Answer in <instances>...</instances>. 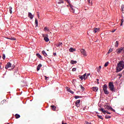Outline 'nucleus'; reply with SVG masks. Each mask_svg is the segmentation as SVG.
<instances>
[{
    "label": "nucleus",
    "instance_id": "f257e3e1",
    "mask_svg": "<svg viewBox=\"0 0 124 124\" xmlns=\"http://www.w3.org/2000/svg\"><path fill=\"white\" fill-rule=\"evenodd\" d=\"M124 69V62L120 61L116 66V72L118 73V72H120V71H122V70H123V69Z\"/></svg>",
    "mask_w": 124,
    "mask_h": 124
},
{
    "label": "nucleus",
    "instance_id": "f03ea898",
    "mask_svg": "<svg viewBox=\"0 0 124 124\" xmlns=\"http://www.w3.org/2000/svg\"><path fill=\"white\" fill-rule=\"evenodd\" d=\"M108 89H109L110 91L111 92H116L115 88H114V83L112 82L108 83Z\"/></svg>",
    "mask_w": 124,
    "mask_h": 124
},
{
    "label": "nucleus",
    "instance_id": "7ed1b4c3",
    "mask_svg": "<svg viewBox=\"0 0 124 124\" xmlns=\"http://www.w3.org/2000/svg\"><path fill=\"white\" fill-rule=\"evenodd\" d=\"M108 88V87L107 86V85H106V84H105L103 86V90L104 93H105V94H109V92H108V91H107Z\"/></svg>",
    "mask_w": 124,
    "mask_h": 124
},
{
    "label": "nucleus",
    "instance_id": "20e7f679",
    "mask_svg": "<svg viewBox=\"0 0 124 124\" xmlns=\"http://www.w3.org/2000/svg\"><path fill=\"white\" fill-rule=\"evenodd\" d=\"M105 109H106V110H111V111H113V112H116V110L109 105L105 106Z\"/></svg>",
    "mask_w": 124,
    "mask_h": 124
},
{
    "label": "nucleus",
    "instance_id": "39448f33",
    "mask_svg": "<svg viewBox=\"0 0 124 124\" xmlns=\"http://www.w3.org/2000/svg\"><path fill=\"white\" fill-rule=\"evenodd\" d=\"M117 54H120V53H124V47L119 48L118 49H116V51Z\"/></svg>",
    "mask_w": 124,
    "mask_h": 124
},
{
    "label": "nucleus",
    "instance_id": "423d86ee",
    "mask_svg": "<svg viewBox=\"0 0 124 124\" xmlns=\"http://www.w3.org/2000/svg\"><path fill=\"white\" fill-rule=\"evenodd\" d=\"M80 52L81 54H82V55L84 56V57H87V53L86 52V50H85V49H81L80 50Z\"/></svg>",
    "mask_w": 124,
    "mask_h": 124
},
{
    "label": "nucleus",
    "instance_id": "0eeeda50",
    "mask_svg": "<svg viewBox=\"0 0 124 124\" xmlns=\"http://www.w3.org/2000/svg\"><path fill=\"white\" fill-rule=\"evenodd\" d=\"M11 65H12V63L8 62L5 66L6 69H7V68H9V67H11Z\"/></svg>",
    "mask_w": 124,
    "mask_h": 124
},
{
    "label": "nucleus",
    "instance_id": "6e6552de",
    "mask_svg": "<svg viewBox=\"0 0 124 124\" xmlns=\"http://www.w3.org/2000/svg\"><path fill=\"white\" fill-rule=\"evenodd\" d=\"M81 102V100H78L76 102V105L77 107H80V103Z\"/></svg>",
    "mask_w": 124,
    "mask_h": 124
},
{
    "label": "nucleus",
    "instance_id": "1a4fd4ad",
    "mask_svg": "<svg viewBox=\"0 0 124 124\" xmlns=\"http://www.w3.org/2000/svg\"><path fill=\"white\" fill-rule=\"evenodd\" d=\"M99 28H94L93 29V32H94L95 33H96V32H98V31H99Z\"/></svg>",
    "mask_w": 124,
    "mask_h": 124
},
{
    "label": "nucleus",
    "instance_id": "9d476101",
    "mask_svg": "<svg viewBox=\"0 0 124 124\" xmlns=\"http://www.w3.org/2000/svg\"><path fill=\"white\" fill-rule=\"evenodd\" d=\"M99 110L101 112H102L104 114H105L107 112V111L105 109H103V108H99Z\"/></svg>",
    "mask_w": 124,
    "mask_h": 124
},
{
    "label": "nucleus",
    "instance_id": "9b49d317",
    "mask_svg": "<svg viewBox=\"0 0 124 124\" xmlns=\"http://www.w3.org/2000/svg\"><path fill=\"white\" fill-rule=\"evenodd\" d=\"M42 66V65L41 64H39L37 66V71H39V70H40V68H41V67Z\"/></svg>",
    "mask_w": 124,
    "mask_h": 124
},
{
    "label": "nucleus",
    "instance_id": "f8f14e48",
    "mask_svg": "<svg viewBox=\"0 0 124 124\" xmlns=\"http://www.w3.org/2000/svg\"><path fill=\"white\" fill-rule=\"evenodd\" d=\"M28 17H30V19H33V15H32L31 13H28Z\"/></svg>",
    "mask_w": 124,
    "mask_h": 124
},
{
    "label": "nucleus",
    "instance_id": "ddd939ff",
    "mask_svg": "<svg viewBox=\"0 0 124 124\" xmlns=\"http://www.w3.org/2000/svg\"><path fill=\"white\" fill-rule=\"evenodd\" d=\"M47 36H48V34L46 35V36L44 38V40L46 41V42H48L49 40V38Z\"/></svg>",
    "mask_w": 124,
    "mask_h": 124
},
{
    "label": "nucleus",
    "instance_id": "4468645a",
    "mask_svg": "<svg viewBox=\"0 0 124 124\" xmlns=\"http://www.w3.org/2000/svg\"><path fill=\"white\" fill-rule=\"evenodd\" d=\"M92 90H93V92H97V91H98V88L93 87H92Z\"/></svg>",
    "mask_w": 124,
    "mask_h": 124
},
{
    "label": "nucleus",
    "instance_id": "2eb2a0df",
    "mask_svg": "<svg viewBox=\"0 0 124 124\" xmlns=\"http://www.w3.org/2000/svg\"><path fill=\"white\" fill-rule=\"evenodd\" d=\"M70 63H71V64H75L77 63V61L71 60L70 62Z\"/></svg>",
    "mask_w": 124,
    "mask_h": 124
},
{
    "label": "nucleus",
    "instance_id": "dca6fc26",
    "mask_svg": "<svg viewBox=\"0 0 124 124\" xmlns=\"http://www.w3.org/2000/svg\"><path fill=\"white\" fill-rule=\"evenodd\" d=\"M69 52H75V51H76V49L75 48H73V47H71L69 49Z\"/></svg>",
    "mask_w": 124,
    "mask_h": 124
},
{
    "label": "nucleus",
    "instance_id": "f3484780",
    "mask_svg": "<svg viewBox=\"0 0 124 124\" xmlns=\"http://www.w3.org/2000/svg\"><path fill=\"white\" fill-rule=\"evenodd\" d=\"M35 24L36 25V27H37L38 26V21L37 20V19L35 18Z\"/></svg>",
    "mask_w": 124,
    "mask_h": 124
},
{
    "label": "nucleus",
    "instance_id": "a211bd4d",
    "mask_svg": "<svg viewBox=\"0 0 124 124\" xmlns=\"http://www.w3.org/2000/svg\"><path fill=\"white\" fill-rule=\"evenodd\" d=\"M42 53L43 54V55H44V56H45V57H47V53H46V52H45V51L43 50L42 51Z\"/></svg>",
    "mask_w": 124,
    "mask_h": 124
},
{
    "label": "nucleus",
    "instance_id": "6ab92c4d",
    "mask_svg": "<svg viewBox=\"0 0 124 124\" xmlns=\"http://www.w3.org/2000/svg\"><path fill=\"white\" fill-rule=\"evenodd\" d=\"M51 108H52V109L53 110V111H56V106H50Z\"/></svg>",
    "mask_w": 124,
    "mask_h": 124
},
{
    "label": "nucleus",
    "instance_id": "aec40b11",
    "mask_svg": "<svg viewBox=\"0 0 124 124\" xmlns=\"http://www.w3.org/2000/svg\"><path fill=\"white\" fill-rule=\"evenodd\" d=\"M16 119H19V118H20L21 116L18 114H16L15 115Z\"/></svg>",
    "mask_w": 124,
    "mask_h": 124
},
{
    "label": "nucleus",
    "instance_id": "412c9836",
    "mask_svg": "<svg viewBox=\"0 0 124 124\" xmlns=\"http://www.w3.org/2000/svg\"><path fill=\"white\" fill-rule=\"evenodd\" d=\"M62 43L59 42V44L56 45L57 47H60V46H62Z\"/></svg>",
    "mask_w": 124,
    "mask_h": 124
},
{
    "label": "nucleus",
    "instance_id": "4be33fe9",
    "mask_svg": "<svg viewBox=\"0 0 124 124\" xmlns=\"http://www.w3.org/2000/svg\"><path fill=\"white\" fill-rule=\"evenodd\" d=\"M9 12L11 14H12V7H9Z\"/></svg>",
    "mask_w": 124,
    "mask_h": 124
},
{
    "label": "nucleus",
    "instance_id": "5701e85b",
    "mask_svg": "<svg viewBox=\"0 0 124 124\" xmlns=\"http://www.w3.org/2000/svg\"><path fill=\"white\" fill-rule=\"evenodd\" d=\"M82 76V78L85 80L86 78L87 74H84Z\"/></svg>",
    "mask_w": 124,
    "mask_h": 124
},
{
    "label": "nucleus",
    "instance_id": "b1692460",
    "mask_svg": "<svg viewBox=\"0 0 124 124\" xmlns=\"http://www.w3.org/2000/svg\"><path fill=\"white\" fill-rule=\"evenodd\" d=\"M115 47H118V46H119V41H117L115 42Z\"/></svg>",
    "mask_w": 124,
    "mask_h": 124
},
{
    "label": "nucleus",
    "instance_id": "393cba45",
    "mask_svg": "<svg viewBox=\"0 0 124 124\" xmlns=\"http://www.w3.org/2000/svg\"><path fill=\"white\" fill-rule=\"evenodd\" d=\"M8 39H10V40H15V38H13L12 37H9V38H7Z\"/></svg>",
    "mask_w": 124,
    "mask_h": 124
},
{
    "label": "nucleus",
    "instance_id": "a878e982",
    "mask_svg": "<svg viewBox=\"0 0 124 124\" xmlns=\"http://www.w3.org/2000/svg\"><path fill=\"white\" fill-rule=\"evenodd\" d=\"M121 8H122V11L123 13L124 14V5H122Z\"/></svg>",
    "mask_w": 124,
    "mask_h": 124
},
{
    "label": "nucleus",
    "instance_id": "bb28decb",
    "mask_svg": "<svg viewBox=\"0 0 124 124\" xmlns=\"http://www.w3.org/2000/svg\"><path fill=\"white\" fill-rule=\"evenodd\" d=\"M111 52H113V49L110 48L108 52V54H110V53H111Z\"/></svg>",
    "mask_w": 124,
    "mask_h": 124
},
{
    "label": "nucleus",
    "instance_id": "cd10ccee",
    "mask_svg": "<svg viewBox=\"0 0 124 124\" xmlns=\"http://www.w3.org/2000/svg\"><path fill=\"white\" fill-rule=\"evenodd\" d=\"M36 56H37V57H38V58H39V59L42 58V57L41 56V55H40L39 54V53H37V54H36Z\"/></svg>",
    "mask_w": 124,
    "mask_h": 124
},
{
    "label": "nucleus",
    "instance_id": "c85d7f7f",
    "mask_svg": "<svg viewBox=\"0 0 124 124\" xmlns=\"http://www.w3.org/2000/svg\"><path fill=\"white\" fill-rule=\"evenodd\" d=\"M79 87H80L82 91H85V88L82 86V85H79Z\"/></svg>",
    "mask_w": 124,
    "mask_h": 124
},
{
    "label": "nucleus",
    "instance_id": "c756f323",
    "mask_svg": "<svg viewBox=\"0 0 124 124\" xmlns=\"http://www.w3.org/2000/svg\"><path fill=\"white\" fill-rule=\"evenodd\" d=\"M97 116H98V118H99V119H101V120H103V117H102V116H100L99 115H97Z\"/></svg>",
    "mask_w": 124,
    "mask_h": 124
},
{
    "label": "nucleus",
    "instance_id": "7c9ffc66",
    "mask_svg": "<svg viewBox=\"0 0 124 124\" xmlns=\"http://www.w3.org/2000/svg\"><path fill=\"white\" fill-rule=\"evenodd\" d=\"M108 64H109V62H107L105 63L104 66L105 67H106L108 66Z\"/></svg>",
    "mask_w": 124,
    "mask_h": 124
},
{
    "label": "nucleus",
    "instance_id": "2f4dec72",
    "mask_svg": "<svg viewBox=\"0 0 124 124\" xmlns=\"http://www.w3.org/2000/svg\"><path fill=\"white\" fill-rule=\"evenodd\" d=\"M105 118H106V119H111V116H110L109 115H106Z\"/></svg>",
    "mask_w": 124,
    "mask_h": 124
},
{
    "label": "nucleus",
    "instance_id": "473e14b6",
    "mask_svg": "<svg viewBox=\"0 0 124 124\" xmlns=\"http://www.w3.org/2000/svg\"><path fill=\"white\" fill-rule=\"evenodd\" d=\"M64 1L62 0H59L58 3H63Z\"/></svg>",
    "mask_w": 124,
    "mask_h": 124
},
{
    "label": "nucleus",
    "instance_id": "72a5a7b5",
    "mask_svg": "<svg viewBox=\"0 0 124 124\" xmlns=\"http://www.w3.org/2000/svg\"><path fill=\"white\" fill-rule=\"evenodd\" d=\"M74 97H75V98L76 99H78V98H80V97H81V96L76 95V96H75Z\"/></svg>",
    "mask_w": 124,
    "mask_h": 124
},
{
    "label": "nucleus",
    "instance_id": "f704fd0d",
    "mask_svg": "<svg viewBox=\"0 0 124 124\" xmlns=\"http://www.w3.org/2000/svg\"><path fill=\"white\" fill-rule=\"evenodd\" d=\"M44 30L45 31H49V29H48V28H47V27H45L44 28Z\"/></svg>",
    "mask_w": 124,
    "mask_h": 124
},
{
    "label": "nucleus",
    "instance_id": "c9c22d12",
    "mask_svg": "<svg viewBox=\"0 0 124 124\" xmlns=\"http://www.w3.org/2000/svg\"><path fill=\"white\" fill-rule=\"evenodd\" d=\"M2 59L3 60H5V54H3Z\"/></svg>",
    "mask_w": 124,
    "mask_h": 124
},
{
    "label": "nucleus",
    "instance_id": "e433bc0d",
    "mask_svg": "<svg viewBox=\"0 0 124 124\" xmlns=\"http://www.w3.org/2000/svg\"><path fill=\"white\" fill-rule=\"evenodd\" d=\"M71 8H72V12L74 13V9H73V8H72V6H70Z\"/></svg>",
    "mask_w": 124,
    "mask_h": 124
},
{
    "label": "nucleus",
    "instance_id": "4c0bfd02",
    "mask_svg": "<svg viewBox=\"0 0 124 124\" xmlns=\"http://www.w3.org/2000/svg\"><path fill=\"white\" fill-rule=\"evenodd\" d=\"M79 79H81V80H83V79H84L83 78V77L82 76H79Z\"/></svg>",
    "mask_w": 124,
    "mask_h": 124
},
{
    "label": "nucleus",
    "instance_id": "58836bf2",
    "mask_svg": "<svg viewBox=\"0 0 124 124\" xmlns=\"http://www.w3.org/2000/svg\"><path fill=\"white\" fill-rule=\"evenodd\" d=\"M123 23H124V19H122L121 20V24L120 26H123Z\"/></svg>",
    "mask_w": 124,
    "mask_h": 124
},
{
    "label": "nucleus",
    "instance_id": "ea45409f",
    "mask_svg": "<svg viewBox=\"0 0 124 124\" xmlns=\"http://www.w3.org/2000/svg\"><path fill=\"white\" fill-rule=\"evenodd\" d=\"M69 93H72V94H73V93H74V92H73V91L70 90L69 91Z\"/></svg>",
    "mask_w": 124,
    "mask_h": 124
},
{
    "label": "nucleus",
    "instance_id": "a19ab883",
    "mask_svg": "<svg viewBox=\"0 0 124 124\" xmlns=\"http://www.w3.org/2000/svg\"><path fill=\"white\" fill-rule=\"evenodd\" d=\"M66 90H67V92H69L70 91V88H69L68 87H66Z\"/></svg>",
    "mask_w": 124,
    "mask_h": 124
},
{
    "label": "nucleus",
    "instance_id": "79ce46f5",
    "mask_svg": "<svg viewBox=\"0 0 124 124\" xmlns=\"http://www.w3.org/2000/svg\"><path fill=\"white\" fill-rule=\"evenodd\" d=\"M96 80L97 81V84L98 85L99 84V82L98 81H99V79H98V78H97Z\"/></svg>",
    "mask_w": 124,
    "mask_h": 124
},
{
    "label": "nucleus",
    "instance_id": "37998d69",
    "mask_svg": "<svg viewBox=\"0 0 124 124\" xmlns=\"http://www.w3.org/2000/svg\"><path fill=\"white\" fill-rule=\"evenodd\" d=\"M65 0V1H66V2H67L69 4V3H70L69 0Z\"/></svg>",
    "mask_w": 124,
    "mask_h": 124
},
{
    "label": "nucleus",
    "instance_id": "c03bdc74",
    "mask_svg": "<svg viewBox=\"0 0 124 124\" xmlns=\"http://www.w3.org/2000/svg\"><path fill=\"white\" fill-rule=\"evenodd\" d=\"M46 35L44 34H42V36L43 37H44V38H45V37H46V36H45Z\"/></svg>",
    "mask_w": 124,
    "mask_h": 124
},
{
    "label": "nucleus",
    "instance_id": "a18cd8bd",
    "mask_svg": "<svg viewBox=\"0 0 124 124\" xmlns=\"http://www.w3.org/2000/svg\"><path fill=\"white\" fill-rule=\"evenodd\" d=\"M72 71H76V68H73Z\"/></svg>",
    "mask_w": 124,
    "mask_h": 124
},
{
    "label": "nucleus",
    "instance_id": "49530a36",
    "mask_svg": "<svg viewBox=\"0 0 124 124\" xmlns=\"http://www.w3.org/2000/svg\"><path fill=\"white\" fill-rule=\"evenodd\" d=\"M4 101H6V100H3V101H1L2 104H3V103H4Z\"/></svg>",
    "mask_w": 124,
    "mask_h": 124
},
{
    "label": "nucleus",
    "instance_id": "de8ad7c7",
    "mask_svg": "<svg viewBox=\"0 0 124 124\" xmlns=\"http://www.w3.org/2000/svg\"><path fill=\"white\" fill-rule=\"evenodd\" d=\"M88 3H91V0H87Z\"/></svg>",
    "mask_w": 124,
    "mask_h": 124
},
{
    "label": "nucleus",
    "instance_id": "09e8293b",
    "mask_svg": "<svg viewBox=\"0 0 124 124\" xmlns=\"http://www.w3.org/2000/svg\"><path fill=\"white\" fill-rule=\"evenodd\" d=\"M57 55V53H53V56H54V57H55V56Z\"/></svg>",
    "mask_w": 124,
    "mask_h": 124
},
{
    "label": "nucleus",
    "instance_id": "8fccbe9b",
    "mask_svg": "<svg viewBox=\"0 0 124 124\" xmlns=\"http://www.w3.org/2000/svg\"><path fill=\"white\" fill-rule=\"evenodd\" d=\"M97 71V72H99V71H100V68H98Z\"/></svg>",
    "mask_w": 124,
    "mask_h": 124
},
{
    "label": "nucleus",
    "instance_id": "3c124183",
    "mask_svg": "<svg viewBox=\"0 0 124 124\" xmlns=\"http://www.w3.org/2000/svg\"><path fill=\"white\" fill-rule=\"evenodd\" d=\"M90 74H88L86 76V78H88V76H90Z\"/></svg>",
    "mask_w": 124,
    "mask_h": 124
},
{
    "label": "nucleus",
    "instance_id": "603ef678",
    "mask_svg": "<svg viewBox=\"0 0 124 124\" xmlns=\"http://www.w3.org/2000/svg\"><path fill=\"white\" fill-rule=\"evenodd\" d=\"M45 80H47V79H48V77L45 76Z\"/></svg>",
    "mask_w": 124,
    "mask_h": 124
},
{
    "label": "nucleus",
    "instance_id": "864d4df0",
    "mask_svg": "<svg viewBox=\"0 0 124 124\" xmlns=\"http://www.w3.org/2000/svg\"><path fill=\"white\" fill-rule=\"evenodd\" d=\"M107 114H109V115L111 114V113L108 112L107 111Z\"/></svg>",
    "mask_w": 124,
    "mask_h": 124
},
{
    "label": "nucleus",
    "instance_id": "5fc2aeb1",
    "mask_svg": "<svg viewBox=\"0 0 124 124\" xmlns=\"http://www.w3.org/2000/svg\"><path fill=\"white\" fill-rule=\"evenodd\" d=\"M115 31H116V30H114V31H112V32H115Z\"/></svg>",
    "mask_w": 124,
    "mask_h": 124
},
{
    "label": "nucleus",
    "instance_id": "6e6d98bb",
    "mask_svg": "<svg viewBox=\"0 0 124 124\" xmlns=\"http://www.w3.org/2000/svg\"><path fill=\"white\" fill-rule=\"evenodd\" d=\"M99 68L100 69H101V66H99Z\"/></svg>",
    "mask_w": 124,
    "mask_h": 124
},
{
    "label": "nucleus",
    "instance_id": "4d7b16f0",
    "mask_svg": "<svg viewBox=\"0 0 124 124\" xmlns=\"http://www.w3.org/2000/svg\"><path fill=\"white\" fill-rule=\"evenodd\" d=\"M12 67H13V68H14V64L12 65Z\"/></svg>",
    "mask_w": 124,
    "mask_h": 124
},
{
    "label": "nucleus",
    "instance_id": "13d9d810",
    "mask_svg": "<svg viewBox=\"0 0 124 124\" xmlns=\"http://www.w3.org/2000/svg\"><path fill=\"white\" fill-rule=\"evenodd\" d=\"M38 18H39V15H38Z\"/></svg>",
    "mask_w": 124,
    "mask_h": 124
},
{
    "label": "nucleus",
    "instance_id": "bf43d9fd",
    "mask_svg": "<svg viewBox=\"0 0 124 124\" xmlns=\"http://www.w3.org/2000/svg\"><path fill=\"white\" fill-rule=\"evenodd\" d=\"M1 68V67L0 66V69Z\"/></svg>",
    "mask_w": 124,
    "mask_h": 124
},
{
    "label": "nucleus",
    "instance_id": "052dcab7",
    "mask_svg": "<svg viewBox=\"0 0 124 124\" xmlns=\"http://www.w3.org/2000/svg\"><path fill=\"white\" fill-rule=\"evenodd\" d=\"M83 110H85V108H83Z\"/></svg>",
    "mask_w": 124,
    "mask_h": 124
},
{
    "label": "nucleus",
    "instance_id": "680f3d73",
    "mask_svg": "<svg viewBox=\"0 0 124 124\" xmlns=\"http://www.w3.org/2000/svg\"><path fill=\"white\" fill-rule=\"evenodd\" d=\"M120 77H121L122 76L120 75Z\"/></svg>",
    "mask_w": 124,
    "mask_h": 124
},
{
    "label": "nucleus",
    "instance_id": "e2e57ef3",
    "mask_svg": "<svg viewBox=\"0 0 124 124\" xmlns=\"http://www.w3.org/2000/svg\"><path fill=\"white\" fill-rule=\"evenodd\" d=\"M7 124H10L9 123H8Z\"/></svg>",
    "mask_w": 124,
    "mask_h": 124
},
{
    "label": "nucleus",
    "instance_id": "0e129e2a",
    "mask_svg": "<svg viewBox=\"0 0 124 124\" xmlns=\"http://www.w3.org/2000/svg\"><path fill=\"white\" fill-rule=\"evenodd\" d=\"M0 63H1L0 62Z\"/></svg>",
    "mask_w": 124,
    "mask_h": 124
}]
</instances>
